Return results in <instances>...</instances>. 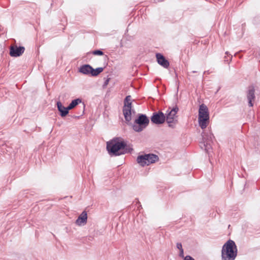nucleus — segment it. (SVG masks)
<instances>
[{"label":"nucleus","instance_id":"obj_1","mask_svg":"<svg viewBox=\"0 0 260 260\" xmlns=\"http://www.w3.org/2000/svg\"><path fill=\"white\" fill-rule=\"evenodd\" d=\"M107 150L110 155L119 156L131 152L133 149L128 147L120 138L116 137L107 143Z\"/></svg>","mask_w":260,"mask_h":260},{"label":"nucleus","instance_id":"obj_2","mask_svg":"<svg viewBox=\"0 0 260 260\" xmlns=\"http://www.w3.org/2000/svg\"><path fill=\"white\" fill-rule=\"evenodd\" d=\"M237 255V248L235 242L228 240L222 246V260H234Z\"/></svg>","mask_w":260,"mask_h":260},{"label":"nucleus","instance_id":"obj_3","mask_svg":"<svg viewBox=\"0 0 260 260\" xmlns=\"http://www.w3.org/2000/svg\"><path fill=\"white\" fill-rule=\"evenodd\" d=\"M198 121L203 129L206 128L209 123V113L207 107L204 104L200 106Z\"/></svg>","mask_w":260,"mask_h":260},{"label":"nucleus","instance_id":"obj_4","mask_svg":"<svg viewBox=\"0 0 260 260\" xmlns=\"http://www.w3.org/2000/svg\"><path fill=\"white\" fill-rule=\"evenodd\" d=\"M149 120L145 114H140L138 117L135 120L133 125L135 131L140 132L148 125Z\"/></svg>","mask_w":260,"mask_h":260},{"label":"nucleus","instance_id":"obj_5","mask_svg":"<svg viewBox=\"0 0 260 260\" xmlns=\"http://www.w3.org/2000/svg\"><path fill=\"white\" fill-rule=\"evenodd\" d=\"M131 95H127L124 100L123 114L126 121L129 122L132 119V103Z\"/></svg>","mask_w":260,"mask_h":260},{"label":"nucleus","instance_id":"obj_6","mask_svg":"<svg viewBox=\"0 0 260 260\" xmlns=\"http://www.w3.org/2000/svg\"><path fill=\"white\" fill-rule=\"evenodd\" d=\"M202 138L203 140L201 143L200 146L202 149L208 152L211 147V146L213 142L214 136L210 131L207 132L205 131L202 133Z\"/></svg>","mask_w":260,"mask_h":260},{"label":"nucleus","instance_id":"obj_7","mask_svg":"<svg viewBox=\"0 0 260 260\" xmlns=\"http://www.w3.org/2000/svg\"><path fill=\"white\" fill-rule=\"evenodd\" d=\"M178 110L179 109L177 106H175L167 114L166 119L169 124V126L173 127V124L175 123L177 121V120L176 119L177 118L176 114Z\"/></svg>","mask_w":260,"mask_h":260},{"label":"nucleus","instance_id":"obj_8","mask_svg":"<svg viewBox=\"0 0 260 260\" xmlns=\"http://www.w3.org/2000/svg\"><path fill=\"white\" fill-rule=\"evenodd\" d=\"M165 120L166 116H165L164 114L160 111L153 113L152 116L151 117V120L152 122L156 124L163 123L165 121Z\"/></svg>","mask_w":260,"mask_h":260},{"label":"nucleus","instance_id":"obj_9","mask_svg":"<svg viewBox=\"0 0 260 260\" xmlns=\"http://www.w3.org/2000/svg\"><path fill=\"white\" fill-rule=\"evenodd\" d=\"M246 96L248 102V106L249 107H253V102L255 99V88L254 86L251 85L248 87L246 92Z\"/></svg>","mask_w":260,"mask_h":260},{"label":"nucleus","instance_id":"obj_10","mask_svg":"<svg viewBox=\"0 0 260 260\" xmlns=\"http://www.w3.org/2000/svg\"><path fill=\"white\" fill-rule=\"evenodd\" d=\"M24 47L17 46H12L10 48V55L12 57H18L21 55L24 52Z\"/></svg>","mask_w":260,"mask_h":260},{"label":"nucleus","instance_id":"obj_11","mask_svg":"<svg viewBox=\"0 0 260 260\" xmlns=\"http://www.w3.org/2000/svg\"><path fill=\"white\" fill-rule=\"evenodd\" d=\"M156 57L158 64L164 68L167 69L170 66L169 61L160 53H156Z\"/></svg>","mask_w":260,"mask_h":260},{"label":"nucleus","instance_id":"obj_12","mask_svg":"<svg viewBox=\"0 0 260 260\" xmlns=\"http://www.w3.org/2000/svg\"><path fill=\"white\" fill-rule=\"evenodd\" d=\"M87 215L86 211H83L76 220V223L78 225H84L87 222Z\"/></svg>","mask_w":260,"mask_h":260},{"label":"nucleus","instance_id":"obj_13","mask_svg":"<svg viewBox=\"0 0 260 260\" xmlns=\"http://www.w3.org/2000/svg\"><path fill=\"white\" fill-rule=\"evenodd\" d=\"M58 110L60 112V115L61 117L66 116L69 113V110L67 107H64L60 101L56 103Z\"/></svg>","mask_w":260,"mask_h":260},{"label":"nucleus","instance_id":"obj_14","mask_svg":"<svg viewBox=\"0 0 260 260\" xmlns=\"http://www.w3.org/2000/svg\"><path fill=\"white\" fill-rule=\"evenodd\" d=\"M93 68L89 64L81 66L79 69V72L84 75L91 74V72Z\"/></svg>","mask_w":260,"mask_h":260},{"label":"nucleus","instance_id":"obj_15","mask_svg":"<svg viewBox=\"0 0 260 260\" xmlns=\"http://www.w3.org/2000/svg\"><path fill=\"white\" fill-rule=\"evenodd\" d=\"M146 157L147 158V166L154 163L159 159L158 156L157 155L152 153L146 154Z\"/></svg>","mask_w":260,"mask_h":260},{"label":"nucleus","instance_id":"obj_16","mask_svg":"<svg viewBox=\"0 0 260 260\" xmlns=\"http://www.w3.org/2000/svg\"><path fill=\"white\" fill-rule=\"evenodd\" d=\"M146 154L139 155L137 157V161L141 166H147V158L146 157Z\"/></svg>","mask_w":260,"mask_h":260},{"label":"nucleus","instance_id":"obj_17","mask_svg":"<svg viewBox=\"0 0 260 260\" xmlns=\"http://www.w3.org/2000/svg\"><path fill=\"white\" fill-rule=\"evenodd\" d=\"M81 99L79 98L73 100L70 105L68 106L69 111L75 108L79 103H81Z\"/></svg>","mask_w":260,"mask_h":260},{"label":"nucleus","instance_id":"obj_18","mask_svg":"<svg viewBox=\"0 0 260 260\" xmlns=\"http://www.w3.org/2000/svg\"><path fill=\"white\" fill-rule=\"evenodd\" d=\"M104 70V68L102 67L98 68L96 69H93L91 72V75L92 76H96L102 72Z\"/></svg>","mask_w":260,"mask_h":260},{"label":"nucleus","instance_id":"obj_19","mask_svg":"<svg viewBox=\"0 0 260 260\" xmlns=\"http://www.w3.org/2000/svg\"><path fill=\"white\" fill-rule=\"evenodd\" d=\"M92 54L95 55H102L104 54V53L100 50H96L92 51Z\"/></svg>","mask_w":260,"mask_h":260},{"label":"nucleus","instance_id":"obj_20","mask_svg":"<svg viewBox=\"0 0 260 260\" xmlns=\"http://www.w3.org/2000/svg\"><path fill=\"white\" fill-rule=\"evenodd\" d=\"M184 260H194V259L190 255H186L184 257Z\"/></svg>","mask_w":260,"mask_h":260},{"label":"nucleus","instance_id":"obj_21","mask_svg":"<svg viewBox=\"0 0 260 260\" xmlns=\"http://www.w3.org/2000/svg\"><path fill=\"white\" fill-rule=\"evenodd\" d=\"M179 251H180V252H179V256L181 257H184V258L183 249H181Z\"/></svg>","mask_w":260,"mask_h":260},{"label":"nucleus","instance_id":"obj_22","mask_svg":"<svg viewBox=\"0 0 260 260\" xmlns=\"http://www.w3.org/2000/svg\"><path fill=\"white\" fill-rule=\"evenodd\" d=\"M177 248L180 250L182 248V246L181 243H177L176 244Z\"/></svg>","mask_w":260,"mask_h":260},{"label":"nucleus","instance_id":"obj_23","mask_svg":"<svg viewBox=\"0 0 260 260\" xmlns=\"http://www.w3.org/2000/svg\"><path fill=\"white\" fill-rule=\"evenodd\" d=\"M108 82H109V80H107L105 82V84H108Z\"/></svg>","mask_w":260,"mask_h":260},{"label":"nucleus","instance_id":"obj_24","mask_svg":"<svg viewBox=\"0 0 260 260\" xmlns=\"http://www.w3.org/2000/svg\"><path fill=\"white\" fill-rule=\"evenodd\" d=\"M225 54H227V55H229V52H226Z\"/></svg>","mask_w":260,"mask_h":260}]
</instances>
